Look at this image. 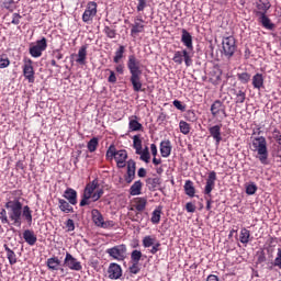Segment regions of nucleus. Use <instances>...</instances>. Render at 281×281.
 Returning <instances> with one entry per match:
<instances>
[{
    "label": "nucleus",
    "mask_w": 281,
    "mask_h": 281,
    "mask_svg": "<svg viewBox=\"0 0 281 281\" xmlns=\"http://www.w3.org/2000/svg\"><path fill=\"white\" fill-rule=\"evenodd\" d=\"M4 207L5 209H2L0 212L1 223L8 224L11 221L12 225L21 227V218H24L29 225H32V209L27 205L23 206L19 198L14 200L7 199Z\"/></svg>",
    "instance_id": "1"
},
{
    "label": "nucleus",
    "mask_w": 281,
    "mask_h": 281,
    "mask_svg": "<svg viewBox=\"0 0 281 281\" xmlns=\"http://www.w3.org/2000/svg\"><path fill=\"white\" fill-rule=\"evenodd\" d=\"M181 43L187 49L176 50L172 60L176 65H183L184 63L186 67H192V57L194 56L192 52H194V45L192 44V35L186 29H182Z\"/></svg>",
    "instance_id": "2"
},
{
    "label": "nucleus",
    "mask_w": 281,
    "mask_h": 281,
    "mask_svg": "<svg viewBox=\"0 0 281 281\" xmlns=\"http://www.w3.org/2000/svg\"><path fill=\"white\" fill-rule=\"evenodd\" d=\"M127 69L131 74L130 82L133 87V91L136 93H139V91H144L142 87H144V83H142V61L137 59L135 55H130L127 58Z\"/></svg>",
    "instance_id": "3"
},
{
    "label": "nucleus",
    "mask_w": 281,
    "mask_h": 281,
    "mask_svg": "<svg viewBox=\"0 0 281 281\" xmlns=\"http://www.w3.org/2000/svg\"><path fill=\"white\" fill-rule=\"evenodd\" d=\"M251 150L252 153H257L256 159H258L262 166H269V148L267 147V138H265V136L252 138Z\"/></svg>",
    "instance_id": "4"
},
{
    "label": "nucleus",
    "mask_w": 281,
    "mask_h": 281,
    "mask_svg": "<svg viewBox=\"0 0 281 281\" xmlns=\"http://www.w3.org/2000/svg\"><path fill=\"white\" fill-rule=\"evenodd\" d=\"M216 186V171H211L209 173V177L206 179V184L204 188V194H206V210L210 212L212 210V204L214 201H212V190H214V187Z\"/></svg>",
    "instance_id": "5"
},
{
    "label": "nucleus",
    "mask_w": 281,
    "mask_h": 281,
    "mask_svg": "<svg viewBox=\"0 0 281 281\" xmlns=\"http://www.w3.org/2000/svg\"><path fill=\"white\" fill-rule=\"evenodd\" d=\"M236 49H238V46H236V38L234 36H227L222 40V54L227 60L234 57Z\"/></svg>",
    "instance_id": "6"
},
{
    "label": "nucleus",
    "mask_w": 281,
    "mask_h": 281,
    "mask_svg": "<svg viewBox=\"0 0 281 281\" xmlns=\"http://www.w3.org/2000/svg\"><path fill=\"white\" fill-rule=\"evenodd\" d=\"M126 245L121 244L113 246L112 248H108L105 250V254H108V256H110V258H112L113 260H117V262H123V260H126Z\"/></svg>",
    "instance_id": "7"
},
{
    "label": "nucleus",
    "mask_w": 281,
    "mask_h": 281,
    "mask_svg": "<svg viewBox=\"0 0 281 281\" xmlns=\"http://www.w3.org/2000/svg\"><path fill=\"white\" fill-rule=\"evenodd\" d=\"M98 186H99L98 179L92 180L86 186L83 190L82 199L79 204L80 207H85V205H91V196L93 192H95Z\"/></svg>",
    "instance_id": "8"
},
{
    "label": "nucleus",
    "mask_w": 281,
    "mask_h": 281,
    "mask_svg": "<svg viewBox=\"0 0 281 281\" xmlns=\"http://www.w3.org/2000/svg\"><path fill=\"white\" fill-rule=\"evenodd\" d=\"M92 222L97 227H102L103 229H109V227H113V221H104V216L98 209H93L91 211Z\"/></svg>",
    "instance_id": "9"
},
{
    "label": "nucleus",
    "mask_w": 281,
    "mask_h": 281,
    "mask_svg": "<svg viewBox=\"0 0 281 281\" xmlns=\"http://www.w3.org/2000/svg\"><path fill=\"white\" fill-rule=\"evenodd\" d=\"M45 49H47V38L42 37L41 40H38L36 42V44L34 46L30 47L29 54L33 58H41V56H43V52H45Z\"/></svg>",
    "instance_id": "10"
},
{
    "label": "nucleus",
    "mask_w": 281,
    "mask_h": 281,
    "mask_svg": "<svg viewBox=\"0 0 281 281\" xmlns=\"http://www.w3.org/2000/svg\"><path fill=\"white\" fill-rule=\"evenodd\" d=\"M64 267L70 269V271H82V263L74 257L72 254L66 252L64 259Z\"/></svg>",
    "instance_id": "11"
},
{
    "label": "nucleus",
    "mask_w": 281,
    "mask_h": 281,
    "mask_svg": "<svg viewBox=\"0 0 281 281\" xmlns=\"http://www.w3.org/2000/svg\"><path fill=\"white\" fill-rule=\"evenodd\" d=\"M98 14V3L94 1H90L87 4V8L82 14L83 23H89V21H93V16Z\"/></svg>",
    "instance_id": "12"
},
{
    "label": "nucleus",
    "mask_w": 281,
    "mask_h": 281,
    "mask_svg": "<svg viewBox=\"0 0 281 281\" xmlns=\"http://www.w3.org/2000/svg\"><path fill=\"white\" fill-rule=\"evenodd\" d=\"M32 59H24V65H23V76L24 78L31 82L34 83V80H36V77H34V66H33Z\"/></svg>",
    "instance_id": "13"
},
{
    "label": "nucleus",
    "mask_w": 281,
    "mask_h": 281,
    "mask_svg": "<svg viewBox=\"0 0 281 281\" xmlns=\"http://www.w3.org/2000/svg\"><path fill=\"white\" fill-rule=\"evenodd\" d=\"M131 36L135 37L138 34H142L144 32V19L142 16H136L134 19V23L131 24Z\"/></svg>",
    "instance_id": "14"
},
{
    "label": "nucleus",
    "mask_w": 281,
    "mask_h": 281,
    "mask_svg": "<svg viewBox=\"0 0 281 281\" xmlns=\"http://www.w3.org/2000/svg\"><path fill=\"white\" fill-rule=\"evenodd\" d=\"M135 170H137L135 160L130 159L127 161V171H126V175L124 176L126 183L130 184V183H133V181H135Z\"/></svg>",
    "instance_id": "15"
},
{
    "label": "nucleus",
    "mask_w": 281,
    "mask_h": 281,
    "mask_svg": "<svg viewBox=\"0 0 281 281\" xmlns=\"http://www.w3.org/2000/svg\"><path fill=\"white\" fill-rule=\"evenodd\" d=\"M108 276L110 280H120V278H122V266L115 262L110 263Z\"/></svg>",
    "instance_id": "16"
},
{
    "label": "nucleus",
    "mask_w": 281,
    "mask_h": 281,
    "mask_svg": "<svg viewBox=\"0 0 281 281\" xmlns=\"http://www.w3.org/2000/svg\"><path fill=\"white\" fill-rule=\"evenodd\" d=\"M232 92L235 97V104H245V100H247V91L244 88H235Z\"/></svg>",
    "instance_id": "17"
},
{
    "label": "nucleus",
    "mask_w": 281,
    "mask_h": 281,
    "mask_svg": "<svg viewBox=\"0 0 281 281\" xmlns=\"http://www.w3.org/2000/svg\"><path fill=\"white\" fill-rule=\"evenodd\" d=\"M64 199H66L70 205L78 204V192L71 188H67L64 192Z\"/></svg>",
    "instance_id": "18"
},
{
    "label": "nucleus",
    "mask_w": 281,
    "mask_h": 281,
    "mask_svg": "<svg viewBox=\"0 0 281 281\" xmlns=\"http://www.w3.org/2000/svg\"><path fill=\"white\" fill-rule=\"evenodd\" d=\"M209 133L211 137L215 140L216 146L221 144L223 140V136H221V125H214L209 128Z\"/></svg>",
    "instance_id": "19"
},
{
    "label": "nucleus",
    "mask_w": 281,
    "mask_h": 281,
    "mask_svg": "<svg viewBox=\"0 0 281 281\" xmlns=\"http://www.w3.org/2000/svg\"><path fill=\"white\" fill-rule=\"evenodd\" d=\"M271 8V2H269V0H259V2L257 3V16H261L263 14H267V11H269Z\"/></svg>",
    "instance_id": "20"
},
{
    "label": "nucleus",
    "mask_w": 281,
    "mask_h": 281,
    "mask_svg": "<svg viewBox=\"0 0 281 281\" xmlns=\"http://www.w3.org/2000/svg\"><path fill=\"white\" fill-rule=\"evenodd\" d=\"M172 153V144L170 143V140H162L160 143V154H161V157H164L165 159H167V157L169 155H171Z\"/></svg>",
    "instance_id": "21"
},
{
    "label": "nucleus",
    "mask_w": 281,
    "mask_h": 281,
    "mask_svg": "<svg viewBox=\"0 0 281 281\" xmlns=\"http://www.w3.org/2000/svg\"><path fill=\"white\" fill-rule=\"evenodd\" d=\"M23 238L25 243H27V245H30L31 247H34V245H36V240H38V238L36 237V234H34V231H30V229H25L23 232Z\"/></svg>",
    "instance_id": "22"
},
{
    "label": "nucleus",
    "mask_w": 281,
    "mask_h": 281,
    "mask_svg": "<svg viewBox=\"0 0 281 281\" xmlns=\"http://www.w3.org/2000/svg\"><path fill=\"white\" fill-rule=\"evenodd\" d=\"M60 259L58 257L54 256L46 260V267L49 269V271H58L60 269Z\"/></svg>",
    "instance_id": "23"
},
{
    "label": "nucleus",
    "mask_w": 281,
    "mask_h": 281,
    "mask_svg": "<svg viewBox=\"0 0 281 281\" xmlns=\"http://www.w3.org/2000/svg\"><path fill=\"white\" fill-rule=\"evenodd\" d=\"M76 63L78 65H87V45L79 48Z\"/></svg>",
    "instance_id": "24"
},
{
    "label": "nucleus",
    "mask_w": 281,
    "mask_h": 281,
    "mask_svg": "<svg viewBox=\"0 0 281 281\" xmlns=\"http://www.w3.org/2000/svg\"><path fill=\"white\" fill-rule=\"evenodd\" d=\"M143 186L144 183H142V180L135 181L130 188L131 196H139V194H142Z\"/></svg>",
    "instance_id": "25"
},
{
    "label": "nucleus",
    "mask_w": 281,
    "mask_h": 281,
    "mask_svg": "<svg viewBox=\"0 0 281 281\" xmlns=\"http://www.w3.org/2000/svg\"><path fill=\"white\" fill-rule=\"evenodd\" d=\"M142 128H144V126L142 125V123L137 122V115L131 116L130 123H128V130L132 132H137V131H142Z\"/></svg>",
    "instance_id": "26"
},
{
    "label": "nucleus",
    "mask_w": 281,
    "mask_h": 281,
    "mask_svg": "<svg viewBox=\"0 0 281 281\" xmlns=\"http://www.w3.org/2000/svg\"><path fill=\"white\" fill-rule=\"evenodd\" d=\"M3 249H4L5 254H7V258L9 260V265H16V254L13 252L12 249H10L8 244L3 245Z\"/></svg>",
    "instance_id": "27"
},
{
    "label": "nucleus",
    "mask_w": 281,
    "mask_h": 281,
    "mask_svg": "<svg viewBox=\"0 0 281 281\" xmlns=\"http://www.w3.org/2000/svg\"><path fill=\"white\" fill-rule=\"evenodd\" d=\"M263 85H265V77H262V74H256L252 77L254 89H262Z\"/></svg>",
    "instance_id": "28"
},
{
    "label": "nucleus",
    "mask_w": 281,
    "mask_h": 281,
    "mask_svg": "<svg viewBox=\"0 0 281 281\" xmlns=\"http://www.w3.org/2000/svg\"><path fill=\"white\" fill-rule=\"evenodd\" d=\"M223 102L221 100H215L213 104L211 105V114L213 117H216L221 111H223Z\"/></svg>",
    "instance_id": "29"
},
{
    "label": "nucleus",
    "mask_w": 281,
    "mask_h": 281,
    "mask_svg": "<svg viewBox=\"0 0 281 281\" xmlns=\"http://www.w3.org/2000/svg\"><path fill=\"white\" fill-rule=\"evenodd\" d=\"M184 192L187 196H194V194H196V189H194V182H192L191 180H187L184 183Z\"/></svg>",
    "instance_id": "30"
},
{
    "label": "nucleus",
    "mask_w": 281,
    "mask_h": 281,
    "mask_svg": "<svg viewBox=\"0 0 281 281\" xmlns=\"http://www.w3.org/2000/svg\"><path fill=\"white\" fill-rule=\"evenodd\" d=\"M58 203H59V210L61 212H65V214H69L74 212V206H71V204H69V202H67L66 200L59 199Z\"/></svg>",
    "instance_id": "31"
},
{
    "label": "nucleus",
    "mask_w": 281,
    "mask_h": 281,
    "mask_svg": "<svg viewBox=\"0 0 281 281\" xmlns=\"http://www.w3.org/2000/svg\"><path fill=\"white\" fill-rule=\"evenodd\" d=\"M258 18L260 19L262 26L267 30H273V27H276V24L271 23V20L267 16V14L258 15Z\"/></svg>",
    "instance_id": "32"
},
{
    "label": "nucleus",
    "mask_w": 281,
    "mask_h": 281,
    "mask_svg": "<svg viewBox=\"0 0 281 281\" xmlns=\"http://www.w3.org/2000/svg\"><path fill=\"white\" fill-rule=\"evenodd\" d=\"M251 237V232L247 228H241L240 235H239V240L243 245H247L249 243V238Z\"/></svg>",
    "instance_id": "33"
},
{
    "label": "nucleus",
    "mask_w": 281,
    "mask_h": 281,
    "mask_svg": "<svg viewBox=\"0 0 281 281\" xmlns=\"http://www.w3.org/2000/svg\"><path fill=\"white\" fill-rule=\"evenodd\" d=\"M161 221V206H158L156 210L151 213V223L154 225H159V222Z\"/></svg>",
    "instance_id": "34"
},
{
    "label": "nucleus",
    "mask_w": 281,
    "mask_h": 281,
    "mask_svg": "<svg viewBox=\"0 0 281 281\" xmlns=\"http://www.w3.org/2000/svg\"><path fill=\"white\" fill-rule=\"evenodd\" d=\"M157 240V237H155L154 235H147L143 238V247H145V249H148V247H153V245H155Z\"/></svg>",
    "instance_id": "35"
},
{
    "label": "nucleus",
    "mask_w": 281,
    "mask_h": 281,
    "mask_svg": "<svg viewBox=\"0 0 281 281\" xmlns=\"http://www.w3.org/2000/svg\"><path fill=\"white\" fill-rule=\"evenodd\" d=\"M147 203L148 200H146V198H137L135 209L137 212H144L146 210Z\"/></svg>",
    "instance_id": "36"
},
{
    "label": "nucleus",
    "mask_w": 281,
    "mask_h": 281,
    "mask_svg": "<svg viewBox=\"0 0 281 281\" xmlns=\"http://www.w3.org/2000/svg\"><path fill=\"white\" fill-rule=\"evenodd\" d=\"M124 52H126V47H124V45H121L115 52L113 63L117 65V63H120V60L124 58Z\"/></svg>",
    "instance_id": "37"
},
{
    "label": "nucleus",
    "mask_w": 281,
    "mask_h": 281,
    "mask_svg": "<svg viewBox=\"0 0 281 281\" xmlns=\"http://www.w3.org/2000/svg\"><path fill=\"white\" fill-rule=\"evenodd\" d=\"M98 144H100L98 137H92L87 145L89 153H95L98 150Z\"/></svg>",
    "instance_id": "38"
},
{
    "label": "nucleus",
    "mask_w": 281,
    "mask_h": 281,
    "mask_svg": "<svg viewBox=\"0 0 281 281\" xmlns=\"http://www.w3.org/2000/svg\"><path fill=\"white\" fill-rule=\"evenodd\" d=\"M133 148L136 150V154L142 153V138H139V135L133 136Z\"/></svg>",
    "instance_id": "39"
},
{
    "label": "nucleus",
    "mask_w": 281,
    "mask_h": 281,
    "mask_svg": "<svg viewBox=\"0 0 281 281\" xmlns=\"http://www.w3.org/2000/svg\"><path fill=\"white\" fill-rule=\"evenodd\" d=\"M150 3H153V0H137V12H144V10H146V7L150 5Z\"/></svg>",
    "instance_id": "40"
},
{
    "label": "nucleus",
    "mask_w": 281,
    "mask_h": 281,
    "mask_svg": "<svg viewBox=\"0 0 281 281\" xmlns=\"http://www.w3.org/2000/svg\"><path fill=\"white\" fill-rule=\"evenodd\" d=\"M179 128H180V133H182V135H189L190 134V124L186 121H180L179 122Z\"/></svg>",
    "instance_id": "41"
},
{
    "label": "nucleus",
    "mask_w": 281,
    "mask_h": 281,
    "mask_svg": "<svg viewBox=\"0 0 281 281\" xmlns=\"http://www.w3.org/2000/svg\"><path fill=\"white\" fill-rule=\"evenodd\" d=\"M114 159L115 161H126V159H128V154L124 149L117 150Z\"/></svg>",
    "instance_id": "42"
},
{
    "label": "nucleus",
    "mask_w": 281,
    "mask_h": 281,
    "mask_svg": "<svg viewBox=\"0 0 281 281\" xmlns=\"http://www.w3.org/2000/svg\"><path fill=\"white\" fill-rule=\"evenodd\" d=\"M116 155H117V149L115 148V145H110L105 154L106 159H113V158L115 159Z\"/></svg>",
    "instance_id": "43"
},
{
    "label": "nucleus",
    "mask_w": 281,
    "mask_h": 281,
    "mask_svg": "<svg viewBox=\"0 0 281 281\" xmlns=\"http://www.w3.org/2000/svg\"><path fill=\"white\" fill-rule=\"evenodd\" d=\"M237 78L241 85H247V82L251 80V75H249V72H241L237 75Z\"/></svg>",
    "instance_id": "44"
},
{
    "label": "nucleus",
    "mask_w": 281,
    "mask_h": 281,
    "mask_svg": "<svg viewBox=\"0 0 281 281\" xmlns=\"http://www.w3.org/2000/svg\"><path fill=\"white\" fill-rule=\"evenodd\" d=\"M103 32L108 38H115L117 36V31L111 29L110 26H104Z\"/></svg>",
    "instance_id": "45"
},
{
    "label": "nucleus",
    "mask_w": 281,
    "mask_h": 281,
    "mask_svg": "<svg viewBox=\"0 0 281 281\" xmlns=\"http://www.w3.org/2000/svg\"><path fill=\"white\" fill-rule=\"evenodd\" d=\"M256 192H258V186H256V183L251 182L246 186V194L251 196V195L256 194Z\"/></svg>",
    "instance_id": "46"
},
{
    "label": "nucleus",
    "mask_w": 281,
    "mask_h": 281,
    "mask_svg": "<svg viewBox=\"0 0 281 281\" xmlns=\"http://www.w3.org/2000/svg\"><path fill=\"white\" fill-rule=\"evenodd\" d=\"M132 262L139 263L142 260V252L139 250H133L131 254Z\"/></svg>",
    "instance_id": "47"
},
{
    "label": "nucleus",
    "mask_w": 281,
    "mask_h": 281,
    "mask_svg": "<svg viewBox=\"0 0 281 281\" xmlns=\"http://www.w3.org/2000/svg\"><path fill=\"white\" fill-rule=\"evenodd\" d=\"M147 186H151V188H157L161 183V179L159 178H148L146 180Z\"/></svg>",
    "instance_id": "48"
},
{
    "label": "nucleus",
    "mask_w": 281,
    "mask_h": 281,
    "mask_svg": "<svg viewBox=\"0 0 281 281\" xmlns=\"http://www.w3.org/2000/svg\"><path fill=\"white\" fill-rule=\"evenodd\" d=\"M102 194H104V190L99 189L94 193H92V196L90 199H92L93 203H95V201H100V199H102Z\"/></svg>",
    "instance_id": "49"
},
{
    "label": "nucleus",
    "mask_w": 281,
    "mask_h": 281,
    "mask_svg": "<svg viewBox=\"0 0 281 281\" xmlns=\"http://www.w3.org/2000/svg\"><path fill=\"white\" fill-rule=\"evenodd\" d=\"M273 267H278V269H281V248H278L277 257L273 261Z\"/></svg>",
    "instance_id": "50"
},
{
    "label": "nucleus",
    "mask_w": 281,
    "mask_h": 281,
    "mask_svg": "<svg viewBox=\"0 0 281 281\" xmlns=\"http://www.w3.org/2000/svg\"><path fill=\"white\" fill-rule=\"evenodd\" d=\"M139 271H142V268H139V263H133L130 267V273H133L134 276H137V273H139Z\"/></svg>",
    "instance_id": "51"
},
{
    "label": "nucleus",
    "mask_w": 281,
    "mask_h": 281,
    "mask_svg": "<svg viewBox=\"0 0 281 281\" xmlns=\"http://www.w3.org/2000/svg\"><path fill=\"white\" fill-rule=\"evenodd\" d=\"M136 155H140V161H145V164H150V154H145L140 149V153Z\"/></svg>",
    "instance_id": "52"
},
{
    "label": "nucleus",
    "mask_w": 281,
    "mask_h": 281,
    "mask_svg": "<svg viewBox=\"0 0 281 281\" xmlns=\"http://www.w3.org/2000/svg\"><path fill=\"white\" fill-rule=\"evenodd\" d=\"M172 104H173V106L176 108V109H178V111H186V105H183V103L181 102V101H179V100H175L173 102H172Z\"/></svg>",
    "instance_id": "53"
},
{
    "label": "nucleus",
    "mask_w": 281,
    "mask_h": 281,
    "mask_svg": "<svg viewBox=\"0 0 281 281\" xmlns=\"http://www.w3.org/2000/svg\"><path fill=\"white\" fill-rule=\"evenodd\" d=\"M110 76L108 78V82H111L112 85H115L117 82V77L115 76V71L109 70Z\"/></svg>",
    "instance_id": "54"
},
{
    "label": "nucleus",
    "mask_w": 281,
    "mask_h": 281,
    "mask_svg": "<svg viewBox=\"0 0 281 281\" xmlns=\"http://www.w3.org/2000/svg\"><path fill=\"white\" fill-rule=\"evenodd\" d=\"M66 227L68 232H74V229H76V224L74 223V220L71 218L67 220Z\"/></svg>",
    "instance_id": "55"
},
{
    "label": "nucleus",
    "mask_w": 281,
    "mask_h": 281,
    "mask_svg": "<svg viewBox=\"0 0 281 281\" xmlns=\"http://www.w3.org/2000/svg\"><path fill=\"white\" fill-rule=\"evenodd\" d=\"M159 247H161V243L159 241L154 243V245L151 246V249L149 250V254H153V256H155V254L159 251Z\"/></svg>",
    "instance_id": "56"
},
{
    "label": "nucleus",
    "mask_w": 281,
    "mask_h": 281,
    "mask_svg": "<svg viewBox=\"0 0 281 281\" xmlns=\"http://www.w3.org/2000/svg\"><path fill=\"white\" fill-rule=\"evenodd\" d=\"M186 210L187 212H190L191 214H193V212H196V206L192 202H188L186 204Z\"/></svg>",
    "instance_id": "57"
},
{
    "label": "nucleus",
    "mask_w": 281,
    "mask_h": 281,
    "mask_svg": "<svg viewBox=\"0 0 281 281\" xmlns=\"http://www.w3.org/2000/svg\"><path fill=\"white\" fill-rule=\"evenodd\" d=\"M11 23H12L13 25H19V23H21V14H19V13H13V18H12Z\"/></svg>",
    "instance_id": "58"
},
{
    "label": "nucleus",
    "mask_w": 281,
    "mask_h": 281,
    "mask_svg": "<svg viewBox=\"0 0 281 281\" xmlns=\"http://www.w3.org/2000/svg\"><path fill=\"white\" fill-rule=\"evenodd\" d=\"M5 67H10V59L1 58L0 59V69H5Z\"/></svg>",
    "instance_id": "59"
},
{
    "label": "nucleus",
    "mask_w": 281,
    "mask_h": 281,
    "mask_svg": "<svg viewBox=\"0 0 281 281\" xmlns=\"http://www.w3.org/2000/svg\"><path fill=\"white\" fill-rule=\"evenodd\" d=\"M12 3H14L13 0H4L3 1V8H5V10L12 11Z\"/></svg>",
    "instance_id": "60"
},
{
    "label": "nucleus",
    "mask_w": 281,
    "mask_h": 281,
    "mask_svg": "<svg viewBox=\"0 0 281 281\" xmlns=\"http://www.w3.org/2000/svg\"><path fill=\"white\" fill-rule=\"evenodd\" d=\"M53 55L57 60H63V53H60V50L58 49L53 50Z\"/></svg>",
    "instance_id": "61"
},
{
    "label": "nucleus",
    "mask_w": 281,
    "mask_h": 281,
    "mask_svg": "<svg viewBox=\"0 0 281 281\" xmlns=\"http://www.w3.org/2000/svg\"><path fill=\"white\" fill-rule=\"evenodd\" d=\"M115 70L117 74H124V65L122 64H119L116 67H115Z\"/></svg>",
    "instance_id": "62"
},
{
    "label": "nucleus",
    "mask_w": 281,
    "mask_h": 281,
    "mask_svg": "<svg viewBox=\"0 0 281 281\" xmlns=\"http://www.w3.org/2000/svg\"><path fill=\"white\" fill-rule=\"evenodd\" d=\"M137 176L143 179L144 177H146V170L144 168H139L137 171Z\"/></svg>",
    "instance_id": "63"
},
{
    "label": "nucleus",
    "mask_w": 281,
    "mask_h": 281,
    "mask_svg": "<svg viewBox=\"0 0 281 281\" xmlns=\"http://www.w3.org/2000/svg\"><path fill=\"white\" fill-rule=\"evenodd\" d=\"M206 281H218V277L216 274H210L206 278Z\"/></svg>",
    "instance_id": "64"
}]
</instances>
